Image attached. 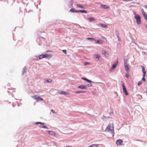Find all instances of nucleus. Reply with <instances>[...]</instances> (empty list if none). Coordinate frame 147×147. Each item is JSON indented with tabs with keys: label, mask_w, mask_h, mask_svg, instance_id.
Masks as SVG:
<instances>
[{
	"label": "nucleus",
	"mask_w": 147,
	"mask_h": 147,
	"mask_svg": "<svg viewBox=\"0 0 147 147\" xmlns=\"http://www.w3.org/2000/svg\"><path fill=\"white\" fill-rule=\"evenodd\" d=\"M106 130L108 131L113 132L114 131L113 124H109L107 127Z\"/></svg>",
	"instance_id": "1"
},
{
	"label": "nucleus",
	"mask_w": 147,
	"mask_h": 147,
	"mask_svg": "<svg viewBox=\"0 0 147 147\" xmlns=\"http://www.w3.org/2000/svg\"><path fill=\"white\" fill-rule=\"evenodd\" d=\"M136 20V22L138 24H141V18L138 14H135L134 16Z\"/></svg>",
	"instance_id": "2"
},
{
	"label": "nucleus",
	"mask_w": 147,
	"mask_h": 147,
	"mask_svg": "<svg viewBox=\"0 0 147 147\" xmlns=\"http://www.w3.org/2000/svg\"><path fill=\"white\" fill-rule=\"evenodd\" d=\"M121 82L122 83V86L123 87V92H124V94L126 95H128V92H127V91L126 89V88L125 86V85H124V83L122 81H121Z\"/></svg>",
	"instance_id": "3"
},
{
	"label": "nucleus",
	"mask_w": 147,
	"mask_h": 147,
	"mask_svg": "<svg viewBox=\"0 0 147 147\" xmlns=\"http://www.w3.org/2000/svg\"><path fill=\"white\" fill-rule=\"evenodd\" d=\"M32 97L34 100H36L37 102H38L40 100H43V98H40L39 96L37 95H35L32 96Z\"/></svg>",
	"instance_id": "4"
},
{
	"label": "nucleus",
	"mask_w": 147,
	"mask_h": 147,
	"mask_svg": "<svg viewBox=\"0 0 147 147\" xmlns=\"http://www.w3.org/2000/svg\"><path fill=\"white\" fill-rule=\"evenodd\" d=\"M38 124H40L41 125L40 126H39L40 128H47V127L46 126L43 125L44 123H43L40 122H36L35 123V124L36 125H38Z\"/></svg>",
	"instance_id": "5"
},
{
	"label": "nucleus",
	"mask_w": 147,
	"mask_h": 147,
	"mask_svg": "<svg viewBox=\"0 0 147 147\" xmlns=\"http://www.w3.org/2000/svg\"><path fill=\"white\" fill-rule=\"evenodd\" d=\"M124 65L125 66V69L126 71H129V68L128 66V65L127 64L126 61H124Z\"/></svg>",
	"instance_id": "6"
},
{
	"label": "nucleus",
	"mask_w": 147,
	"mask_h": 147,
	"mask_svg": "<svg viewBox=\"0 0 147 147\" xmlns=\"http://www.w3.org/2000/svg\"><path fill=\"white\" fill-rule=\"evenodd\" d=\"M141 11L143 16L144 18L145 19V20H147V15L146 14V13L144 12L143 9H141Z\"/></svg>",
	"instance_id": "7"
},
{
	"label": "nucleus",
	"mask_w": 147,
	"mask_h": 147,
	"mask_svg": "<svg viewBox=\"0 0 147 147\" xmlns=\"http://www.w3.org/2000/svg\"><path fill=\"white\" fill-rule=\"evenodd\" d=\"M123 143V141L122 140L119 139L117 140L116 142V144L117 145H121Z\"/></svg>",
	"instance_id": "8"
},
{
	"label": "nucleus",
	"mask_w": 147,
	"mask_h": 147,
	"mask_svg": "<svg viewBox=\"0 0 147 147\" xmlns=\"http://www.w3.org/2000/svg\"><path fill=\"white\" fill-rule=\"evenodd\" d=\"M43 56L44 57V58L47 57V58H51L52 56V55L51 54L47 53L43 55Z\"/></svg>",
	"instance_id": "9"
},
{
	"label": "nucleus",
	"mask_w": 147,
	"mask_h": 147,
	"mask_svg": "<svg viewBox=\"0 0 147 147\" xmlns=\"http://www.w3.org/2000/svg\"><path fill=\"white\" fill-rule=\"evenodd\" d=\"M141 67L142 68V72L143 73V76L145 77L146 73V70L143 66H142Z\"/></svg>",
	"instance_id": "10"
},
{
	"label": "nucleus",
	"mask_w": 147,
	"mask_h": 147,
	"mask_svg": "<svg viewBox=\"0 0 147 147\" xmlns=\"http://www.w3.org/2000/svg\"><path fill=\"white\" fill-rule=\"evenodd\" d=\"M87 20L90 22H91L93 21H94L96 20V19L92 17L88 18H87Z\"/></svg>",
	"instance_id": "11"
},
{
	"label": "nucleus",
	"mask_w": 147,
	"mask_h": 147,
	"mask_svg": "<svg viewBox=\"0 0 147 147\" xmlns=\"http://www.w3.org/2000/svg\"><path fill=\"white\" fill-rule=\"evenodd\" d=\"M118 61L117 60L116 62V63H115L114 64L112 67V69H115V68L116 67L117 65L118 64Z\"/></svg>",
	"instance_id": "12"
},
{
	"label": "nucleus",
	"mask_w": 147,
	"mask_h": 147,
	"mask_svg": "<svg viewBox=\"0 0 147 147\" xmlns=\"http://www.w3.org/2000/svg\"><path fill=\"white\" fill-rule=\"evenodd\" d=\"M94 57L96 59V60L98 61L100 57V55H99L96 54L94 55Z\"/></svg>",
	"instance_id": "13"
},
{
	"label": "nucleus",
	"mask_w": 147,
	"mask_h": 147,
	"mask_svg": "<svg viewBox=\"0 0 147 147\" xmlns=\"http://www.w3.org/2000/svg\"><path fill=\"white\" fill-rule=\"evenodd\" d=\"M101 7L104 9H109V8L108 6L106 5H101Z\"/></svg>",
	"instance_id": "14"
},
{
	"label": "nucleus",
	"mask_w": 147,
	"mask_h": 147,
	"mask_svg": "<svg viewBox=\"0 0 147 147\" xmlns=\"http://www.w3.org/2000/svg\"><path fill=\"white\" fill-rule=\"evenodd\" d=\"M59 93L60 94L64 95H67L69 94V93L64 91H61L60 92H59Z\"/></svg>",
	"instance_id": "15"
},
{
	"label": "nucleus",
	"mask_w": 147,
	"mask_h": 147,
	"mask_svg": "<svg viewBox=\"0 0 147 147\" xmlns=\"http://www.w3.org/2000/svg\"><path fill=\"white\" fill-rule=\"evenodd\" d=\"M78 88H80L82 89H86V86H83V85H80L78 86Z\"/></svg>",
	"instance_id": "16"
},
{
	"label": "nucleus",
	"mask_w": 147,
	"mask_h": 147,
	"mask_svg": "<svg viewBox=\"0 0 147 147\" xmlns=\"http://www.w3.org/2000/svg\"><path fill=\"white\" fill-rule=\"evenodd\" d=\"M95 41L96 43L102 44L103 43V41L101 40H95Z\"/></svg>",
	"instance_id": "17"
},
{
	"label": "nucleus",
	"mask_w": 147,
	"mask_h": 147,
	"mask_svg": "<svg viewBox=\"0 0 147 147\" xmlns=\"http://www.w3.org/2000/svg\"><path fill=\"white\" fill-rule=\"evenodd\" d=\"M102 53L105 56L108 55V54L105 50H103L102 51Z\"/></svg>",
	"instance_id": "18"
},
{
	"label": "nucleus",
	"mask_w": 147,
	"mask_h": 147,
	"mask_svg": "<svg viewBox=\"0 0 147 147\" xmlns=\"http://www.w3.org/2000/svg\"><path fill=\"white\" fill-rule=\"evenodd\" d=\"M75 93L76 94H79L80 93H84L86 92L85 91H76L75 92Z\"/></svg>",
	"instance_id": "19"
},
{
	"label": "nucleus",
	"mask_w": 147,
	"mask_h": 147,
	"mask_svg": "<svg viewBox=\"0 0 147 147\" xmlns=\"http://www.w3.org/2000/svg\"><path fill=\"white\" fill-rule=\"evenodd\" d=\"M99 144H92L90 146H89L90 147H97L98 146Z\"/></svg>",
	"instance_id": "20"
},
{
	"label": "nucleus",
	"mask_w": 147,
	"mask_h": 147,
	"mask_svg": "<svg viewBox=\"0 0 147 147\" xmlns=\"http://www.w3.org/2000/svg\"><path fill=\"white\" fill-rule=\"evenodd\" d=\"M80 12L82 13H87V11L85 10H80L78 11L77 12Z\"/></svg>",
	"instance_id": "21"
},
{
	"label": "nucleus",
	"mask_w": 147,
	"mask_h": 147,
	"mask_svg": "<svg viewBox=\"0 0 147 147\" xmlns=\"http://www.w3.org/2000/svg\"><path fill=\"white\" fill-rule=\"evenodd\" d=\"M52 81V80L50 79H47L46 80V82L47 83H51Z\"/></svg>",
	"instance_id": "22"
},
{
	"label": "nucleus",
	"mask_w": 147,
	"mask_h": 147,
	"mask_svg": "<svg viewBox=\"0 0 147 147\" xmlns=\"http://www.w3.org/2000/svg\"><path fill=\"white\" fill-rule=\"evenodd\" d=\"M82 79L87 81V82H88L89 83H91L92 82L91 81L88 80V79L85 78H82Z\"/></svg>",
	"instance_id": "23"
},
{
	"label": "nucleus",
	"mask_w": 147,
	"mask_h": 147,
	"mask_svg": "<svg viewBox=\"0 0 147 147\" xmlns=\"http://www.w3.org/2000/svg\"><path fill=\"white\" fill-rule=\"evenodd\" d=\"M77 6L78 7H79L81 8H84V7L82 5L80 4H77Z\"/></svg>",
	"instance_id": "24"
},
{
	"label": "nucleus",
	"mask_w": 147,
	"mask_h": 147,
	"mask_svg": "<svg viewBox=\"0 0 147 147\" xmlns=\"http://www.w3.org/2000/svg\"><path fill=\"white\" fill-rule=\"evenodd\" d=\"M70 11L72 12H78V11H77L75 9H70Z\"/></svg>",
	"instance_id": "25"
},
{
	"label": "nucleus",
	"mask_w": 147,
	"mask_h": 147,
	"mask_svg": "<svg viewBox=\"0 0 147 147\" xmlns=\"http://www.w3.org/2000/svg\"><path fill=\"white\" fill-rule=\"evenodd\" d=\"M39 57L38 59H39V60H40V59H42L43 58H44V57H43V55H40V56H39Z\"/></svg>",
	"instance_id": "26"
},
{
	"label": "nucleus",
	"mask_w": 147,
	"mask_h": 147,
	"mask_svg": "<svg viewBox=\"0 0 147 147\" xmlns=\"http://www.w3.org/2000/svg\"><path fill=\"white\" fill-rule=\"evenodd\" d=\"M87 39L88 40H95L94 38H87Z\"/></svg>",
	"instance_id": "27"
},
{
	"label": "nucleus",
	"mask_w": 147,
	"mask_h": 147,
	"mask_svg": "<svg viewBox=\"0 0 147 147\" xmlns=\"http://www.w3.org/2000/svg\"><path fill=\"white\" fill-rule=\"evenodd\" d=\"M101 27H102L104 28L107 27V26L106 25H105V24H101Z\"/></svg>",
	"instance_id": "28"
},
{
	"label": "nucleus",
	"mask_w": 147,
	"mask_h": 147,
	"mask_svg": "<svg viewBox=\"0 0 147 147\" xmlns=\"http://www.w3.org/2000/svg\"><path fill=\"white\" fill-rule=\"evenodd\" d=\"M48 133L50 135H52L53 134L54 132L52 131H49Z\"/></svg>",
	"instance_id": "29"
},
{
	"label": "nucleus",
	"mask_w": 147,
	"mask_h": 147,
	"mask_svg": "<svg viewBox=\"0 0 147 147\" xmlns=\"http://www.w3.org/2000/svg\"><path fill=\"white\" fill-rule=\"evenodd\" d=\"M142 81H139L138 84V86H139L141 84H142Z\"/></svg>",
	"instance_id": "30"
},
{
	"label": "nucleus",
	"mask_w": 147,
	"mask_h": 147,
	"mask_svg": "<svg viewBox=\"0 0 147 147\" xmlns=\"http://www.w3.org/2000/svg\"><path fill=\"white\" fill-rule=\"evenodd\" d=\"M125 76L127 78H128V77L129 76V73H126V76Z\"/></svg>",
	"instance_id": "31"
},
{
	"label": "nucleus",
	"mask_w": 147,
	"mask_h": 147,
	"mask_svg": "<svg viewBox=\"0 0 147 147\" xmlns=\"http://www.w3.org/2000/svg\"><path fill=\"white\" fill-rule=\"evenodd\" d=\"M145 77L143 76V77L142 78V80L144 82L145 81V80H146V79L145 78Z\"/></svg>",
	"instance_id": "32"
},
{
	"label": "nucleus",
	"mask_w": 147,
	"mask_h": 147,
	"mask_svg": "<svg viewBox=\"0 0 147 147\" xmlns=\"http://www.w3.org/2000/svg\"><path fill=\"white\" fill-rule=\"evenodd\" d=\"M63 52L65 54L67 53V51L65 50H62Z\"/></svg>",
	"instance_id": "33"
},
{
	"label": "nucleus",
	"mask_w": 147,
	"mask_h": 147,
	"mask_svg": "<svg viewBox=\"0 0 147 147\" xmlns=\"http://www.w3.org/2000/svg\"><path fill=\"white\" fill-rule=\"evenodd\" d=\"M88 86H89V87H90V86H92V84H91V83H90V84H88Z\"/></svg>",
	"instance_id": "34"
},
{
	"label": "nucleus",
	"mask_w": 147,
	"mask_h": 147,
	"mask_svg": "<svg viewBox=\"0 0 147 147\" xmlns=\"http://www.w3.org/2000/svg\"><path fill=\"white\" fill-rule=\"evenodd\" d=\"M144 7L147 9V5H145L144 6Z\"/></svg>",
	"instance_id": "35"
},
{
	"label": "nucleus",
	"mask_w": 147,
	"mask_h": 147,
	"mask_svg": "<svg viewBox=\"0 0 147 147\" xmlns=\"http://www.w3.org/2000/svg\"><path fill=\"white\" fill-rule=\"evenodd\" d=\"M26 72V71L25 69H24L23 70V73H25Z\"/></svg>",
	"instance_id": "36"
},
{
	"label": "nucleus",
	"mask_w": 147,
	"mask_h": 147,
	"mask_svg": "<svg viewBox=\"0 0 147 147\" xmlns=\"http://www.w3.org/2000/svg\"><path fill=\"white\" fill-rule=\"evenodd\" d=\"M89 64V63H88L87 62H86L84 64L87 65V64Z\"/></svg>",
	"instance_id": "37"
},
{
	"label": "nucleus",
	"mask_w": 147,
	"mask_h": 147,
	"mask_svg": "<svg viewBox=\"0 0 147 147\" xmlns=\"http://www.w3.org/2000/svg\"><path fill=\"white\" fill-rule=\"evenodd\" d=\"M50 52V51H47V52Z\"/></svg>",
	"instance_id": "38"
},
{
	"label": "nucleus",
	"mask_w": 147,
	"mask_h": 147,
	"mask_svg": "<svg viewBox=\"0 0 147 147\" xmlns=\"http://www.w3.org/2000/svg\"><path fill=\"white\" fill-rule=\"evenodd\" d=\"M51 111H52V112H53V110H52Z\"/></svg>",
	"instance_id": "39"
},
{
	"label": "nucleus",
	"mask_w": 147,
	"mask_h": 147,
	"mask_svg": "<svg viewBox=\"0 0 147 147\" xmlns=\"http://www.w3.org/2000/svg\"><path fill=\"white\" fill-rule=\"evenodd\" d=\"M146 27L147 28V26H146Z\"/></svg>",
	"instance_id": "40"
},
{
	"label": "nucleus",
	"mask_w": 147,
	"mask_h": 147,
	"mask_svg": "<svg viewBox=\"0 0 147 147\" xmlns=\"http://www.w3.org/2000/svg\"><path fill=\"white\" fill-rule=\"evenodd\" d=\"M88 147H90L89 146H88Z\"/></svg>",
	"instance_id": "41"
}]
</instances>
